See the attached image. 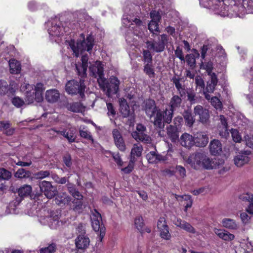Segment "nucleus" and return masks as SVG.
Here are the masks:
<instances>
[{
    "mask_svg": "<svg viewBox=\"0 0 253 253\" xmlns=\"http://www.w3.org/2000/svg\"><path fill=\"white\" fill-rule=\"evenodd\" d=\"M11 176V174L10 171L4 169H0V177L2 179L8 180L10 178Z\"/></svg>",
    "mask_w": 253,
    "mask_h": 253,
    "instance_id": "603ef678",
    "label": "nucleus"
},
{
    "mask_svg": "<svg viewBox=\"0 0 253 253\" xmlns=\"http://www.w3.org/2000/svg\"><path fill=\"white\" fill-rule=\"evenodd\" d=\"M194 113L195 116H199L200 121L203 123H206L210 117L209 111L201 105H197L194 108Z\"/></svg>",
    "mask_w": 253,
    "mask_h": 253,
    "instance_id": "dca6fc26",
    "label": "nucleus"
},
{
    "mask_svg": "<svg viewBox=\"0 0 253 253\" xmlns=\"http://www.w3.org/2000/svg\"><path fill=\"white\" fill-rule=\"evenodd\" d=\"M45 89L44 84L37 83L35 86L27 83H24L20 86V90L24 92L25 103L30 104L36 101L40 102L43 100L42 92Z\"/></svg>",
    "mask_w": 253,
    "mask_h": 253,
    "instance_id": "f03ea898",
    "label": "nucleus"
},
{
    "mask_svg": "<svg viewBox=\"0 0 253 253\" xmlns=\"http://www.w3.org/2000/svg\"><path fill=\"white\" fill-rule=\"evenodd\" d=\"M56 249V245L54 244H51L47 247L41 248L40 250V253H54Z\"/></svg>",
    "mask_w": 253,
    "mask_h": 253,
    "instance_id": "09e8293b",
    "label": "nucleus"
},
{
    "mask_svg": "<svg viewBox=\"0 0 253 253\" xmlns=\"http://www.w3.org/2000/svg\"><path fill=\"white\" fill-rule=\"evenodd\" d=\"M112 137L115 146L121 151L124 152L126 150V145L124 139L120 131L115 128L112 130Z\"/></svg>",
    "mask_w": 253,
    "mask_h": 253,
    "instance_id": "9b49d317",
    "label": "nucleus"
},
{
    "mask_svg": "<svg viewBox=\"0 0 253 253\" xmlns=\"http://www.w3.org/2000/svg\"><path fill=\"white\" fill-rule=\"evenodd\" d=\"M146 158L149 163L156 164L159 162H164L167 160L165 156L157 154L156 151L150 152L146 155Z\"/></svg>",
    "mask_w": 253,
    "mask_h": 253,
    "instance_id": "6ab92c4d",
    "label": "nucleus"
},
{
    "mask_svg": "<svg viewBox=\"0 0 253 253\" xmlns=\"http://www.w3.org/2000/svg\"><path fill=\"white\" fill-rule=\"evenodd\" d=\"M218 82L217 76L215 74H212L210 76V80L207 82L206 90L209 93H212L215 89V87L217 85Z\"/></svg>",
    "mask_w": 253,
    "mask_h": 253,
    "instance_id": "473e14b6",
    "label": "nucleus"
},
{
    "mask_svg": "<svg viewBox=\"0 0 253 253\" xmlns=\"http://www.w3.org/2000/svg\"><path fill=\"white\" fill-rule=\"evenodd\" d=\"M186 61L188 64L191 67H194L195 65V58L193 54H189L186 56Z\"/></svg>",
    "mask_w": 253,
    "mask_h": 253,
    "instance_id": "6e6d98bb",
    "label": "nucleus"
},
{
    "mask_svg": "<svg viewBox=\"0 0 253 253\" xmlns=\"http://www.w3.org/2000/svg\"><path fill=\"white\" fill-rule=\"evenodd\" d=\"M160 233V236L164 239L169 240L171 238V235L169 232V228L164 218L159 219L157 224Z\"/></svg>",
    "mask_w": 253,
    "mask_h": 253,
    "instance_id": "ddd939ff",
    "label": "nucleus"
},
{
    "mask_svg": "<svg viewBox=\"0 0 253 253\" xmlns=\"http://www.w3.org/2000/svg\"><path fill=\"white\" fill-rule=\"evenodd\" d=\"M92 76L97 78V82L99 85H103V67L100 61H96L91 64L89 67Z\"/></svg>",
    "mask_w": 253,
    "mask_h": 253,
    "instance_id": "6e6552de",
    "label": "nucleus"
},
{
    "mask_svg": "<svg viewBox=\"0 0 253 253\" xmlns=\"http://www.w3.org/2000/svg\"><path fill=\"white\" fill-rule=\"evenodd\" d=\"M80 136L88 140H93L92 136L89 131H88L85 126H81L79 129Z\"/></svg>",
    "mask_w": 253,
    "mask_h": 253,
    "instance_id": "79ce46f5",
    "label": "nucleus"
},
{
    "mask_svg": "<svg viewBox=\"0 0 253 253\" xmlns=\"http://www.w3.org/2000/svg\"><path fill=\"white\" fill-rule=\"evenodd\" d=\"M231 135L233 140L235 142H240L242 139L239 131L236 129H232L231 130Z\"/></svg>",
    "mask_w": 253,
    "mask_h": 253,
    "instance_id": "864d4df0",
    "label": "nucleus"
},
{
    "mask_svg": "<svg viewBox=\"0 0 253 253\" xmlns=\"http://www.w3.org/2000/svg\"><path fill=\"white\" fill-rule=\"evenodd\" d=\"M67 108L73 112L83 113L84 111L85 108L81 103L75 102L69 104Z\"/></svg>",
    "mask_w": 253,
    "mask_h": 253,
    "instance_id": "c9c22d12",
    "label": "nucleus"
},
{
    "mask_svg": "<svg viewBox=\"0 0 253 253\" xmlns=\"http://www.w3.org/2000/svg\"><path fill=\"white\" fill-rule=\"evenodd\" d=\"M56 132L57 133L63 135L70 143L73 142L75 141L76 136L75 134L76 130L74 128H71L69 129L68 131H67L66 129L63 131H56Z\"/></svg>",
    "mask_w": 253,
    "mask_h": 253,
    "instance_id": "c756f323",
    "label": "nucleus"
},
{
    "mask_svg": "<svg viewBox=\"0 0 253 253\" xmlns=\"http://www.w3.org/2000/svg\"><path fill=\"white\" fill-rule=\"evenodd\" d=\"M30 175V172L28 170H26L24 169H19L15 173V177L18 178H25L29 177Z\"/></svg>",
    "mask_w": 253,
    "mask_h": 253,
    "instance_id": "37998d69",
    "label": "nucleus"
},
{
    "mask_svg": "<svg viewBox=\"0 0 253 253\" xmlns=\"http://www.w3.org/2000/svg\"><path fill=\"white\" fill-rule=\"evenodd\" d=\"M85 85L84 81L80 80L79 82L75 80L68 81L65 86L66 92L72 95L79 94L81 98L84 96Z\"/></svg>",
    "mask_w": 253,
    "mask_h": 253,
    "instance_id": "39448f33",
    "label": "nucleus"
},
{
    "mask_svg": "<svg viewBox=\"0 0 253 253\" xmlns=\"http://www.w3.org/2000/svg\"><path fill=\"white\" fill-rule=\"evenodd\" d=\"M211 105L216 110L221 111L222 109V104L220 100L216 97H211Z\"/></svg>",
    "mask_w": 253,
    "mask_h": 253,
    "instance_id": "49530a36",
    "label": "nucleus"
},
{
    "mask_svg": "<svg viewBox=\"0 0 253 253\" xmlns=\"http://www.w3.org/2000/svg\"><path fill=\"white\" fill-rule=\"evenodd\" d=\"M106 106L107 108V115L110 117V120H112V119L115 117L116 115V111L114 108L113 104L109 102H106Z\"/></svg>",
    "mask_w": 253,
    "mask_h": 253,
    "instance_id": "de8ad7c7",
    "label": "nucleus"
},
{
    "mask_svg": "<svg viewBox=\"0 0 253 253\" xmlns=\"http://www.w3.org/2000/svg\"><path fill=\"white\" fill-rule=\"evenodd\" d=\"M249 155L250 152H247L238 153L234 158V164L238 167H241L247 164L250 161V158L248 156Z\"/></svg>",
    "mask_w": 253,
    "mask_h": 253,
    "instance_id": "4468645a",
    "label": "nucleus"
},
{
    "mask_svg": "<svg viewBox=\"0 0 253 253\" xmlns=\"http://www.w3.org/2000/svg\"><path fill=\"white\" fill-rule=\"evenodd\" d=\"M48 32L50 36L58 37L64 34L65 29L63 27H60L57 24V22L55 21L53 22H48Z\"/></svg>",
    "mask_w": 253,
    "mask_h": 253,
    "instance_id": "f8f14e48",
    "label": "nucleus"
},
{
    "mask_svg": "<svg viewBox=\"0 0 253 253\" xmlns=\"http://www.w3.org/2000/svg\"><path fill=\"white\" fill-rule=\"evenodd\" d=\"M168 39L166 35L163 34L161 35L157 41L151 42L147 41L146 47L148 49L153 50L156 52H162L164 49L166 44L167 43Z\"/></svg>",
    "mask_w": 253,
    "mask_h": 253,
    "instance_id": "423d86ee",
    "label": "nucleus"
},
{
    "mask_svg": "<svg viewBox=\"0 0 253 253\" xmlns=\"http://www.w3.org/2000/svg\"><path fill=\"white\" fill-rule=\"evenodd\" d=\"M210 150L212 155L219 154L222 150V144L218 140L214 139L210 142Z\"/></svg>",
    "mask_w": 253,
    "mask_h": 253,
    "instance_id": "cd10ccee",
    "label": "nucleus"
},
{
    "mask_svg": "<svg viewBox=\"0 0 253 253\" xmlns=\"http://www.w3.org/2000/svg\"><path fill=\"white\" fill-rule=\"evenodd\" d=\"M213 232L219 238L225 241H231L235 239L234 234L224 229L214 228Z\"/></svg>",
    "mask_w": 253,
    "mask_h": 253,
    "instance_id": "aec40b11",
    "label": "nucleus"
},
{
    "mask_svg": "<svg viewBox=\"0 0 253 253\" xmlns=\"http://www.w3.org/2000/svg\"><path fill=\"white\" fill-rule=\"evenodd\" d=\"M134 224L136 228L140 230L143 226V218L142 217L138 216L135 218Z\"/></svg>",
    "mask_w": 253,
    "mask_h": 253,
    "instance_id": "338daca9",
    "label": "nucleus"
},
{
    "mask_svg": "<svg viewBox=\"0 0 253 253\" xmlns=\"http://www.w3.org/2000/svg\"><path fill=\"white\" fill-rule=\"evenodd\" d=\"M12 103L16 107H20L25 104V102L19 97H14L12 99Z\"/></svg>",
    "mask_w": 253,
    "mask_h": 253,
    "instance_id": "680f3d73",
    "label": "nucleus"
},
{
    "mask_svg": "<svg viewBox=\"0 0 253 253\" xmlns=\"http://www.w3.org/2000/svg\"><path fill=\"white\" fill-rule=\"evenodd\" d=\"M143 150V147L140 143L134 144L130 152L131 162H135L136 159L141 156Z\"/></svg>",
    "mask_w": 253,
    "mask_h": 253,
    "instance_id": "393cba45",
    "label": "nucleus"
},
{
    "mask_svg": "<svg viewBox=\"0 0 253 253\" xmlns=\"http://www.w3.org/2000/svg\"><path fill=\"white\" fill-rule=\"evenodd\" d=\"M144 61L147 63H151L152 61V56L150 52L148 50H144L143 52Z\"/></svg>",
    "mask_w": 253,
    "mask_h": 253,
    "instance_id": "4d7b16f0",
    "label": "nucleus"
},
{
    "mask_svg": "<svg viewBox=\"0 0 253 253\" xmlns=\"http://www.w3.org/2000/svg\"><path fill=\"white\" fill-rule=\"evenodd\" d=\"M119 104L121 108V113L126 116L129 114V106L127 104L126 101L123 98L119 99Z\"/></svg>",
    "mask_w": 253,
    "mask_h": 253,
    "instance_id": "58836bf2",
    "label": "nucleus"
},
{
    "mask_svg": "<svg viewBox=\"0 0 253 253\" xmlns=\"http://www.w3.org/2000/svg\"><path fill=\"white\" fill-rule=\"evenodd\" d=\"M60 94L56 89L47 90L45 93V100L50 103H56L59 99Z\"/></svg>",
    "mask_w": 253,
    "mask_h": 253,
    "instance_id": "f3484780",
    "label": "nucleus"
},
{
    "mask_svg": "<svg viewBox=\"0 0 253 253\" xmlns=\"http://www.w3.org/2000/svg\"><path fill=\"white\" fill-rule=\"evenodd\" d=\"M172 82L173 84H174L180 95L182 96L183 95L185 94V89L184 86L180 83V79L177 78H173L172 79Z\"/></svg>",
    "mask_w": 253,
    "mask_h": 253,
    "instance_id": "c03bdc74",
    "label": "nucleus"
},
{
    "mask_svg": "<svg viewBox=\"0 0 253 253\" xmlns=\"http://www.w3.org/2000/svg\"><path fill=\"white\" fill-rule=\"evenodd\" d=\"M39 187L41 191L48 199H52L57 194L56 188L52 186L49 181H41L39 183Z\"/></svg>",
    "mask_w": 253,
    "mask_h": 253,
    "instance_id": "9d476101",
    "label": "nucleus"
},
{
    "mask_svg": "<svg viewBox=\"0 0 253 253\" xmlns=\"http://www.w3.org/2000/svg\"><path fill=\"white\" fill-rule=\"evenodd\" d=\"M221 224L223 227L229 230H237L239 228V224L236 221L229 218H224L221 221Z\"/></svg>",
    "mask_w": 253,
    "mask_h": 253,
    "instance_id": "bb28decb",
    "label": "nucleus"
},
{
    "mask_svg": "<svg viewBox=\"0 0 253 253\" xmlns=\"http://www.w3.org/2000/svg\"><path fill=\"white\" fill-rule=\"evenodd\" d=\"M159 22L152 20L150 21L148 25V28L149 30L152 32H154L155 31H158L159 29V25H158Z\"/></svg>",
    "mask_w": 253,
    "mask_h": 253,
    "instance_id": "052dcab7",
    "label": "nucleus"
},
{
    "mask_svg": "<svg viewBox=\"0 0 253 253\" xmlns=\"http://www.w3.org/2000/svg\"><path fill=\"white\" fill-rule=\"evenodd\" d=\"M120 84V82L117 77L111 76L107 82L105 79L104 78L103 85L99 86L105 91L106 95L110 97L118 92Z\"/></svg>",
    "mask_w": 253,
    "mask_h": 253,
    "instance_id": "20e7f679",
    "label": "nucleus"
},
{
    "mask_svg": "<svg viewBox=\"0 0 253 253\" xmlns=\"http://www.w3.org/2000/svg\"><path fill=\"white\" fill-rule=\"evenodd\" d=\"M145 132V131H133L131 133V136L136 141H140L145 143H150L151 138L148 135L146 134Z\"/></svg>",
    "mask_w": 253,
    "mask_h": 253,
    "instance_id": "a878e982",
    "label": "nucleus"
},
{
    "mask_svg": "<svg viewBox=\"0 0 253 253\" xmlns=\"http://www.w3.org/2000/svg\"><path fill=\"white\" fill-rule=\"evenodd\" d=\"M144 71L150 77H152L154 76L155 73L152 67L151 63L146 64L144 66Z\"/></svg>",
    "mask_w": 253,
    "mask_h": 253,
    "instance_id": "3c124183",
    "label": "nucleus"
},
{
    "mask_svg": "<svg viewBox=\"0 0 253 253\" xmlns=\"http://www.w3.org/2000/svg\"><path fill=\"white\" fill-rule=\"evenodd\" d=\"M180 141L181 145L185 147H190L195 144L193 136L187 133H184L181 136Z\"/></svg>",
    "mask_w": 253,
    "mask_h": 253,
    "instance_id": "c85d7f7f",
    "label": "nucleus"
},
{
    "mask_svg": "<svg viewBox=\"0 0 253 253\" xmlns=\"http://www.w3.org/2000/svg\"><path fill=\"white\" fill-rule=\"evenodd\" d=\"M70 193L74 198L78 200H81L83 198V196L80 194V193L75 189H70Z\"/></svg>",
    "mask_w": 253,
    "mask_h": 253,
    "instance_id": "69168bd1",
    "label": "nucleus"
},
{
    "mask_svg": "<svg viewBox=\"0 0 253 253\" xmlns=\"http://www.w3.org/2000/svg\"><path fill=\"white\" fill-rule=\"evenodd\" d=\"M176 199L183 203V205L185 207V211H186L188 208L192 206V200L191 199V196L190 195H184L183 196H177Z\"/></svg>",
    "mask_w": 253,
    "mask_h": 253,
    "instance_id": "f704fd0d",
    "label": "nucleus"
},
{
    "mask_svg": "<svg viewBox=\"0 0 253 253\" xmlns=\"http://www.w3.org/2000/svg\"><path fill=\"white\" fill-rule=\"evenodd\" d=\"M219 134L221 137L227 138L229 135L227 127L223 128L220 126L219 127Z\"/></svg>",
    "mask_w": 253,
    "mask_h": 253,
    "instance_id": "0e129e2a",
    "label": "nucleus"
},
{
    "mask_svg": "<svg viewBox=\"0 0 253 253\" xmlns=\"http://www.w3.org/2000/svg\"><path fill=\"white\" fill-rule=\"evenodd\" d=\"M165 118V111L162 112L160 110L157 111L156 115L154 121V126L160 128H163L164 127V122L167 123Z\"/></svg>",
    "mask_w": 253,
    "mask_h": 253,
    "instance_id": "b1692460",
    "label": "nucleus"
},
{
    "mask_svg": "<svg viewBox=\"0 0 253 253\" xmlns=\"http://www.w3.org/2000/svg\"><path fill=\"white\" fill-rule=\"evenodd\" d=\"M214 161L216 162H222L221 164L219 163H215L217 167L214 168L215 169H218V173L220 174H223L226 172L228 171L230 169V167L227 166H224V161L220 159H214Z\"/></svg>",
    "mask_w": 253,
    "mask_h": 253,
    "instance_id": "4c0bfd02",
    "label": "nucleus"
},
{
    "mask_svg": "<svg viewBox=\"0 0 253 253\" xmlns=\"http://www.w3.org/2000/svg\"><path fill=\"white\" fill-rule=\"evenodd\" d=\"M240 198L243 201H248L250 203L253 200V195L251 193L247 192L241 195Z\"/></svg>",
    "mask_w": 253,
    "mask_h": 253,
    "instance_id": "13d9d810",
    "label": "nucleus"
},
{
    "mask_svg": "<svg viewBox=\"0 0 253 253\" xmlns=\"http://www.w3.org/2000/svg\"><path fill=\"white\" fill-rule=\"evenodd\" d=\"M201 68H203L205 69L210 76H211L212 74H215L214 73L212 72V70L213 69V64L212 63L211 61H209L207 63H202Z\"/></svg>",
    "mask_w": 253,
    "mask_h": 253,
    "instance_id": "a18cd8bd",
    "label": "nucleus"
},
{
    "mask_svg": "<svg viewBox=\"0 0 253 253\" xmlns=\"http://www.w3.org/2000/svg\"><path fill=\"white\" fill-rule=\"evenodd\" d=\"M69 45L73 51L76 56L78 57L84 51H89L93 46V39L91 36H88L86 39L83 41L71 40Z\"/></svg>",
    "mask_w": 253,
    "mask_h": 253,
    "instance_id": "7ed1b4c3",
    "label": "nucleus"
},
{
    "mask_svg": "<svg viewBox=\"0 0 253 253\" xmlns=\"http://www.w3.org/2000/svg\"><path fill=\"white\" fill-rule=\"evenodd\" d=\"M182 100L178 95H174L171 98L169 105L170 108L165 110V120L167 123H170L173 117V110L180 107Z\"/></svg>",
    "mask_w": 253,
    "mask_h": 253,
    "instance_id": "1a4fd4ad",
    "label": "nucleus"
},
{
    "mask_svg": "<svg viewBox=\"0 0 253 253\" xmlns=\"http://www.w3.org/2000/svg\"><path fill=\"white\" fill-rule=\"evenodd\" d=\"M71 198L67 194L65 193H60L55 199V201L56 204L59 206L65 205L68 204L71 202Z\"/></svg>",
    "mask_w": 253,
    "mask_h": 253,
    "instance_id": "7c9ffc66",
    "label": "nucleus"
},
{
    "mask_svg": "<svg viewBox=\"0 0 253 253\" xmlns=\"http://www.w3.org/2000/svg\"><path fill=\"white\" fill-rule=\"evenodd\" d=\"M32 187L29 185H25L20 187L18 191L20 197H26L29 195L32 192Z\"/></svg>",
    "mask_w": 253,
    "mask_h": 253,
    "instance_id": "ea45409f",
    "label": "nucleus"
},
{
    "mask_svg": "<svg viewBox=\"0 0 253 253\" xmlns=\"http://www.w3.org/2000/svg\"><path fill=\"white\" fill-rule=\"evenodd\" d=\"M240 218L244 224H247L250 222L251 217L246 212H242L240 214Z\"/></svg>",
    "mask_w": 253,
    "mask_h": 253,
    "instance_id": "774afa93",
    "label": "nucleus"
},
{
    "mask_svg": "<svg viewBox=\"0 0 253 253\" xmlns=\"http://www.w3.org/2000/svg\"><path fill=\"white\" fill-rule=\"evenodd\" d=\"M90 218L93 230L95 232L100 231V238L102 239L105 234V229L100 225L102 220L101 214L96 210H93L91 211Z\"/></svg>",
    "mask_w": 253,
    "mask_h": 253,
    "instance_id": "0eeeda50",
    "label": "nucleus"
},
{
    "mask_svg": "<svg viewBox=\"0 0 253 253\" xmlns=\"http://www.w3.org/2000/svg\"><path fill=\"white\" fill-rule=\"evenodd\" d=\"M175 171L181 177L183 178L186 176V170L184 167L181 166H177L175 168Z\"/></svg>",
    "mask_w": 253,
    "mask_h": 253,
    "instance_id": "e2e57ef3",
    "label": "nucleus"
},
{
    "mask_svg": "<svg viewBox=\"0 0 253 253\" xmlns=\"http://www.w3.org/2000/svg\"><path fill=\"white\" fill-rule=\"evenodd\" d=\"M173 223L177 227L182 229L190 233H195L196 231L194 227L190 224L180 218H176L173 220Z\"/></svg>",
    "mask_w": 253,
    "mask_h": 253,
    "instance_id": "5701e85b",
    "label": "nucleus"
},
{
    "mask_svg": "<svg viewBox=\"0 0 253 253\" xmlns=\"http://www.w3.org/2000/svg\"><path fill=\"white\" fill-rule=\"evenodd\" d=\"M40 222L44 225L48 224L51 228H56L59 225V221L55 219H53L51 217H41L39 219Z\"/></svg>",
    "mask_w": 253,
    "mask_h": 253,
    "instance_id": "2f4dec72",
    "label": "nucleus"
},
{
    "mask_svg": "<svg viewBox=\"0 0 253 253\" xmlns=\"http://www.w3.org/2000/svg\"><path fill=\"white\" fill-rule=\"evenodd\" d=\"M9 70L11 74H18L21 71V65L19 61L12 59L9 61Z\"/></svg>",
    "mask_w": 253,
    "mask_h": 253,
    "instance_id": "72a5a7b5",
    "label": "nucleus"
},
{
    "mask_svg": "<svg viewBox=\"0 0 253 253\" xmlns=\"http://www.w3.org/2000/svg\"><path fill=\"white\" fill-rule=\"evenodd\" d=\"M177 129V128L176 126H169L167 128L168 135L172 141L175 140L178 137Z\"/></svg>",
    "mask_w": 253,
    "mask_h": 253,
    "instance_id": "a19ab883",
    "label": "nucleus"
},
{
    "mask_svg": "<svg viewBox=\"0 0 253 253\" xmlns=\"http://www.w3.org/2000/svg\"><path fill=\"white\" fill-rule=\"evenodd\" d=\"M183 116L186 125L189 127H191L195 122V119L192 116L191 113L188 110L185 111L183 114Z\"/></svg>",
    "mask_w": 253,
    "mask_h": 253,
    "instance_id": "e433bc0d",
    "label": "nucleus"
},
{
    "mask_svg": "<svg viewBox=\"0 0 253 253\" xmlns=\"http://www.w3.org/2000/svg\"><path fill=\"white\" fill-rule=\"evenodd\" d=\"M144 109L147 115L149 117H152L154 113L158 111L154 100L148 99L144 102Z\"/></svg>",
    "mask_w": 253,
    "mask_h": 253,
    "instance_id": "4be33fe9",
    "label": "nucleus"
},
{
    "mask_svg": "<svg viewBox=\"0 0 253 253\" xmlns=\"http://www.w3.org/2000/svg\"><path fill=\"white\" fill-rule=\"evenodd\" d=\"M8 85L7 83L3 80H0V94H4L8 92Z\"/></svg>",
    "mask_w": 253,
    "mask_h": 253,
    "instance_id": "8fccbe9b",
    "label": "nucleus"
},
{
    "mask_svg": "<svg viewBox=\"0 0 253 253\" xmlns=\"http://www.w3.org/2000/svg\"><path fill=\"white\" fill-rule=\"evenodd\" d=\"M195 83L197 87L200 89V91L204 89L205 84L203 80L200 76H197L195 78Z\"/></svg>",
    "mask_w": 253,
    "mask_h": 253,
    "instance_id": "bf43d9fd",
    "label": "nucleus"
},
{
    "mask_svg": "<svg viewBox=\"0 0 253 253\" xmlns=\"http://www.w3.org/2000/svg\"><path fill=\"white\" fill-rule=\"evenodd\" d=\"M90 243L89 238L84 235H79L75 240V244L78 249H86Z\"/></svg>",
    "mask_w": 253,
    "mask_h": 253,
    "instance_id": "412c9836",
    "label": "nucleus"
},
{
    "mask_svg": "<svg viewBox=\"0 0 253 253\" xmlns=\"http://www.w3.org/2000/svg\"><path fill=\"white\" fill-rule=\"evenodd\" d=\"M194 144L198 147H204L209 142L208 135L204 132H198L194 134Z\"/></svg>",
    "mask_w": 253,
    "mask_h": 253,
    "instance_id": "2eb2a0df",
    "label": "nucleus"
},
{
    "mask_svg": "<svg viewBox=\"0 0 253 253\" xmlns=\"http://www.w3.org/2000/svg\"><path fill=\"white\" fill-rule=\"evenodd\" d=\"M187 163L195 169H211L217 167L216 163L218 162L211 159L205 153L199 152L191 154L187 160ZM221 164L222 162H219Z\"/></svg>",
    "mask_w": 253,
    "mask_h": 253,
    "instance_id": "f257e3e1",
    "label": "nucleus"
},
{
    "mask_svg": "<svg viewBox=\"0 0 253 253\" xmlns=\"http://www.w3.org/2000/svg\"><path fill=\"white\" fill-rule=\"evenodd\" d=\"M82 63L76 64V68L78 75L81 77H84L86 75V72L88 67V56L86 55L82 57Z\"/></svg>",
    "mask_w": 253,
    "mask_h": 253,
    "instance_id": "a211bd4d",
    "label": "nucleus"
},
{
    "mask_svg": "<svg viewBox=\"0 0 253 253\" xmlns=\"http://www.w3.org/2000/svg\"><path fill=\"white\" fill-rule=\"evenodd\" d=\"M50 175L48 170H41L35 174V177L37 179H43L48 177Z\"/></svg>",
    "mask_w": 253,
    "mask_h": 253,
    "instance_id": "5fc2aeb1",
    "label": "nucleus"
}]
</instances>
